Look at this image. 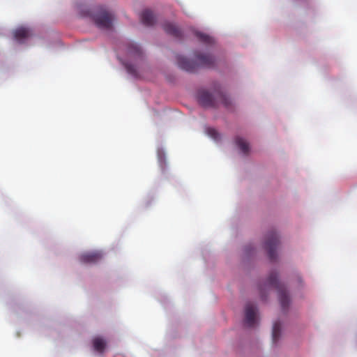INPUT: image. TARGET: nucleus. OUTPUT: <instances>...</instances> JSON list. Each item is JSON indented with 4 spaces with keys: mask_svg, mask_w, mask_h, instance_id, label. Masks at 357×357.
<instances>
[{
    "mask_svg": "<svg viewBox=\"0 0 357 357\" xmlns=\"http://www.w3.org/2000/svg\"><path fill=\"white\" fill-rule=\"evenodd\" d=\"M195 60L192 61L183 56H177V64L181 69L193 73L199 68H211L214 66V58L210 54H204L196 52L195 54Z\"/></svg>",
    "mask_w": 357,
    "mask_h": 357,
    "instance_id": "f257e3e1",
    "label": "nucleus"
},
{
    "mask_svg": "<svg viewBox=\"0 0 357 357\" xmlns=\"http://www.w3.org/2000/svg\"><path fill=\"white\" fill-rule=\"evenodd\" d=\"M278 277V275L277 272H271L267 279L266 283L264 284V287L260 286L259 289L262 298L264 297L262 291L265 289L266 286H270L276 289L278 291V298L281 307L284 311H285L288 308L290 303V298L286 288L282 283L279 282Z\"/></svg>",
    "mask_w": 357,
    "mask_h": 357,
    "instance_id": "f03ea898",
    "label": "nucleus"
},
{
    "mask_svg": "<svg viewBox=\"0 0 357 357\" xmlns=\"http://www.w3.org/2000/svg\"><path fill=\"white\" fill-rule=\"evenodd\" d=\"M96 26L102 29H109L112 26L113 15L108 11L100 9L91 15Z\"/></svg>",
    "mask_w": 357,
    "mask_h": 357,
    "instance_id": "7ed1b4c3",
    "label": "nucleus"
},
{
    "mask_svg": "<svg viewBox=\"0 0 357 357\" xmlns=\"http://www.w3.org/2000/svg\"><path fill=\"white\" fill-rule=\"evenodd\" d=\"M279 243V239L277 234L271 231L267 234L266 239L264 243V248L268 252L270 260L274 261L276 259V248Z\"/></svg>",
    "mask_w": 357,
    "mask_h": 357,
    "instance_id": "20e7f679",
    "label": "nucleus"
},
{
    "mask_svg": "<svg viewBox=\"0 0 357 357\" xmlns=\"http://www.w3.org/2000/svg\"><path fill=\"white\" fill-rule=\"evenodd\" d=\"M257 308L255 304L248 303L245 309V323L248 327H253L256 322Z\"/></svg>",
    "mask_w": 357,
    "mask_h": 357,
    "instance_id": "39448f33",
    "label": "nucleus"
},
{
    "mask_svg": "<svg viewBox=\"0 0 357 357\" xmlns=\"http://www.w3.org/2000/svg\"><path fill=\"white\" fill-rule=\"evenodd\" d=\"M198 101L204 107H215L218 104L216 98L206 91L199 92Z\"/></svg>",
    "mask_w": 357,
    "mask_h": 357,
    "instance_id": "423d86ee",
    "label": "nucleus"
},
{
    "mask_svg": "<svg viewBox=\"0 0 357 357\" xmlns=\"http://www.w3.org/2000/svg\"><path fill=\"white\" fill-rule=\"evenodd\" d=\"M102 254L100 251L89 252L80 256V261L84 264H95L100 261Z\"/></svg>",
    "mask_w": 357,
    "mask_h": 357,
    "instance_id": "0eeeda50",
    "label": "nucleus"
},
{
    "mask_svg": "<svg viewBox=\"0 0 357 357\" xmlns=\"http://www.w3.org/2000/svg\"><path fill=\"white\" fill-rule=\"evenodd\" d=\"M13 36L17 42L22 43L31 36V31L28 28L20 27L14 31Z\"/></svg>",
    "mask_w": 357,
    "mask_h": 357,
    "instance_id": "6e6552de",
    "label": "nucleus"
},
{
    "mask_svg": "<svg viewBox=\"0 0 357 357\" xmlns=\"http://www.w3.org/2000/svg\"><path fill=\"white\" fill-rule=\"evenodd\" d=\"M126 52L128 56L130 57L141 58L142 56V52L140 47L133 43H129L127 44Z\"/></svg>",
    "mask_w": 357,
    "mask_h": 357,
    "instance_id": "1a4fd4ad",
    "label": "nucleus"
},
{
    "mask_svg": "<svg viewBox=\"0 0 357 357\" xmlns=\"http://www.w3.org/2000/svg\"><path fill=\"white\" fill-rule=\"evenodd\" d=\"M141 20L144 25L151 26L155 22V17L151 10L146 9L142 13Z\"/></svg>",
    "mask_w": 357,
    "mask_h": 357,
    "instance_id": "9d476101",
    "label": "nucleus"
},
{
    "mask_svg": "<svg viewBox=\"0 0 357 357\" xmlns=\"http://www.w3.org/2000/svg\"><path fill=\"white\" fill-rule=\"evenodd\" d=\"M92 344L95 351L102 354L106 349L107 342L103 337L97 336L92 340Z\"/></svg>",
    "mask_w": 357,
    "mask_h": 357,
    "instance_id": "9b49d317",
    "label": "nucleus"
},
{
    "mask_svg": "<svg viewBox=\"0 0 357 357\" xmlns=\"http://www.w3.org/2000/svg\"><path fill=\"white\" fill-rule=\"evenodd\" d=\"M163 29L167 33L175 38H180L181 36V31L180 29L172 23H165L163 24Z\"/></svg>",
    "mask_w": 357,
    "mask_h": 357,
    "instance_id": "f8f14e48",
    "label": "nucleus"
},
{
    "mask_svg": "<svg viewBox=\"0 0 357 357\" xmlns=\"http://www.w3.org/2000/svg\"><path fill=\"white\" fill-rule=\"evenodd\" d=\"M235 142L243 154H248L250 151L249 144L244 139L240 137H236Z\"/></svg>",
    "mask_w": 357,
    "mask_h": 357,
    "instance_id": "ddd939ff",
    "label": "nucleus"
},
{
    "mask_svg": "<svg viewBox=\"0 0 357 357\" xmlns=\"http://www.w3.org/2000/svg\"><path fill=\"white\" fill-rule=\"evenodd\" d=\"M281 335V324L280 321H275L273 326L272 340L273 343H276L280 339Z\"/></svg>",
    "mask_w": 357,
    "mask_h": 357,
    "instance_id": "4468645a",
    "label": "nucleus"
},
{
    "mask_svg": "<svg viewBox=\"0 0 357 357\" xmlns=\"http://www.w3.org/2000/svg\"><path fill=\"white\" fill-rule=\"evenodd\" d=\"M197 36L203 43L211 44L213 42V38L206 34L197 33Z\"/></svg>",
    "mask_w": 357,
    "mask_h": 357,
    "instance_id": "2eb2a0df",
    "label": "nucleus"
},
{
    "mask_svg": "<svg viewBox=\"0 0 357 357\" xmlns=\"http://www.w3.org/2000/svg\"><path fill=\"white\" fill-rule=\"evenodd\" d=\"M207 134L215 141L219 140L220 138L218 132L215 129L212 128H208L207 129Z\"/></svg>",
    "mask_w": 357,
    "mask_h": 357,
    "instance_id": "dca6fc26",
    "label": "nucleus"
},
{
    "mask_svg": "<svg viewBox=\"0 0 357 357\" xmlns=\"http://www.w3.org/2000/svg\"><path fill=\"white\" fill-rule=\"evenodd\" d=\"M218 97L220 100V101L226 107H229L231 104V101L229 98L223 93H218Z\"/></svg>",
    "mask_w": 357,
    "mask_h": 357,
    "instance_id": "f3484780",
    "label": "nucleus"
},
{
    "mask_svg": "<svg viewBox=\"0 0 357 357\" xmlns=\"http://www.w3.org/2000/svg\"><path fill=\"white\" fill-rule=\"evenodd\" d=\"M125 67L128 73L135 76L137 75V70L133 65L130 63H125Z\"/></svg>",
    "mask_w": 357,
    "mask_h": 357,
    "instance_id": "a211bd4d",
    "label": "nucleus"
}]
</instances>
